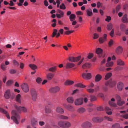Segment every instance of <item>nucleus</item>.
Listing matches in <instances>:
<instances>
[{
	"instance_id": "f257e3e1",
	"label": "nucleus",
	"mask_w": 128,
	"mask_h": 128,
	"mask_svg": "<svg viewBox=\"0 0 128 128\" xmlns=\"http://www.w3.org/2000/svg\"><path fill=\"white\" fill-rule=\"evenodd\" d=\"M12 115L11 118L12 120H13L14 122L16 124H18V121L20 119L19 115L16 111L14 110L12 111Z\"/></svg>"
},
{
	"instance_id": "f03ea898",
	"label": "nucleus",
	"mask_w": 128,
	"mask_h": 128,
	"mask_svg": "<svg viewBox=\"0 0 128 128\" xmlns=\"http://www.w3.org/2000/svg\"><path fill=\"white\" fill-rule=\"evenodd\" d=\"M116 99L117 100V104L118 106H122L125 103V102L122 100L120 96L117 95L116 96Z\"/></svg>"
},
{
	"instance_id": "7ed1b4c3",
	"label": "nucleus",
	"mask_w": 128,
	"mask_h": 128,
	"mask_svg": "<svg viewBox=\"0 0 128 128\" xmlns=\"http://www.w3.org/2000/svg\"><path fill=\"white\" fill-rule=\"evenodd\" d=\"M116 84L115 81L110 80L106 83L105 85L106 86H109L110 87L112 88L116 86Z\"/></svg>"
},
{
	"instance_id": "20e7f679",
	"label": "nucleus",
	"mask_w": 128,
	"mask_h": 128,
	"mask_svg": "<svg viewBox=\"0 0 128 128\" xmlns=\"http://www.w3.org/2000/svg\"><path fill=\"white\" fill-rule=\"evenodd\" d=\"M31 93L32 100L34 101H36L37 98V94L36 90L33 89H32Z\"/></svg>"
},
{
	"instance_id": "39448f33",
	"label": "nucleus",
	"mask_w": 128,
	"mask_h": 128,
	"mask_svg": "<svg viewBox=\"0 0 128 128\" xmlns=\"http://www.w3.org/2000/svg\"><path fill=\"white\" fill-rule=\"evenodd\" d=\"M81 56H80L74 58L73 57H70L69 58L70 61L72 62H76L79 61L81 59Z\"/></svg>"
},
{
	"instance_id": "423d86ee",
	"label": "nucleus",
	"mask_w": 128,
	"mask_h": 128,
	"mask_svg": "<svg viewBox=\"0 0 128 128\" xmlns=\"http://www.w3.org/2000/svg\"><path fill=\"white\" fill-rule=\"evenodd\" d=\"M83 98H79L76 99L74 102V104L76 106L81 105L83 104Z\"/></svg>"
},
{
	"instance_id": "0eeeda50",
	"label": "nucleus",
	"mask_w": 128,
	"mask_h": 128,
	"mask_svg": "<svg viewBox=\"0 0 128 128\" xmlns=\"http://www.w3.org/2000/svg\"><path fill=\"white\" fill-rule=\"evenodd\" d=\"M15 108L19 112H20L22 111L24 112H27V110L24 107H18L17 106L15 105Z\"/></svg>"
},
{
	"instance_id": "6e6552de",
	"label": "nucleus",
	"mask_w": 128,
	"mask_h": 128,
	"mask_svg": "<svg viewBox=\"0 0 128 128\" xmlns=\"http://www.w3.org/2000/svg\"><path fill=\"white\" fill-rule=\"evenodd\" d=\"M21 87L22 90L24 92L27 93L28 92L29 88L28 85L27 84L24 83L21 85Z\"/></svg>"
},
{
	"instance_id": "1a4fd4ad",
	"label": "nucleus",
	"mask_w": 128,
	"mask_h": 128,
	"mask_svg": "<svg viewBox=\"0 0 128 128\" xmlns=\"http://www.w3.org/2000/svg\"><path fill=\"white\" fill-rule=\"evenodd\" d=\"M60 90V88L58 86L51 88L50 89V92L55 93L58 92Z\"/></svg>"
},
{
	"instance_id": "9d476101",
	"label": "nucleus",
	"mask_w": 128,
	"mask_h": 128,
	"mask_svg": "<svg viewBox=\"0 0 128 128\" xmlns=\"http://www.w3.org/2000/svg\"><path fill=\"white\" fill-rule=\"evenodd\" d=\"M104 119L102 118L96 117H94L92 119V121L94 122H100L102 121Z\"/></svg>"
},
{
	"instance_id": "9b49d317",
	"label": "nucleus",
	"mask_w": 128,
	"mask_h": 128,
	"mask_svg": "<svg viewBox=\"0 0 128 128\" xmlns=\"http://www.w3.org/2000/svg\"><path fill=\"white\" fill-rule=\"evenodd\" d=\"M83 78L86 80L90 79L91 78V74L90 73H84L82 75Z\"/></svg>"
},
{
	"instance_id": "f8f14e48",
	"label": "nucleus",
	"mask_w": 128,
	"mask_h": 128,
	"mask_svg": "<svg viewBox=\"0 0 128 128\" xmlns=\"http://www.w3.org/2000/svg\"><path fill=\"white\" fill-rule=\"evenodd\" d=\"M10 90H8L6 91L4 94V97L7 99H9L11 96Z\"/></svg>"
},
{
	"instance_id": "ddd939ff",
	"label": "nucleus",
	"mask_w": 128,
	"mask_h": 128,
	"mask_svg": "<svg viewBox=\"0 0 128 128\" xmlns=\"http://www.w3.org/2000/svg\"><path fill=\"white\" fill-rule=\"evenodd\" d=\"M107 37V34H104L103 38H99V41L100 44H102L106 41Z\"/></svg>"
},
{
	"instance_id": "4468645a",
	"label": "nucleus",
	"mask_w": 128,
	"mask_h": 128,
	"mask_svg": "<svg viewBox=\"0 0 128 128\" xmlns=\"http://www.w3.org/2000/svg\"><path fill=\"white\" fill-rule=\"evenodd\" d=\"M124 87V84L122 82H119L118 83L117 88L119 91H122Z\"/></svg>"
},
{
	"instance_id": "2eb2a0df",
	"label": "nucleus",
	"mask_w": 128,
	"mask_h": 128,
	"mask_svg": "<svg viewBox=\"0 0 128 128\" xmlns=\"http://www.w3.org/2000/svg\"><path fill=\"white\" fill-rule=\"evenodd\" d=\"M65 108L67 109L71 112H74V107L71 105L67 106L65 104L64 105Z\"/></svg>"
},
{
	"instance_id": "dca6fc26",
	"label": "nucleus",
	"mask_w": 128,
	"mask_h": 128,
	"mask_svg": "<svg viewBox=\"0 0 128 128\" xmlns=\"http://www.w3.org/2000/svg\"><path fill=\"white\" fill-rule=\"evenodd\" d=\"M82 126L84 128H89L92 126V124L91 123L88 122H86L83 124L82 125Z\"/></svg>"
},
{
	"instance_id": "f3484780",
	"label": "nucleus",
	"mask_w": 128,
	"mask_h": 128,
	"mask_svg": "<svg viewBox=\"0 0 128 128\" xmlns=\"http://www.w3.org/2000/svg\"><path fill=\"white\" fill-rule=\"evenodd\" d=\"M56 112L60 114H62L64 113V110L63 108H62L58 106L56 108Z\"/></svg>"
},
{
	"instance_id": "a211bd4d",
	"label": "nucleus",
	"mask_w": 128,
	"mask_h": 128,
	"mask_svg": "<svg viewBox=\"0 0 128 128\" xmlns=\"http://www.w3.org/2000/svg\"><path fill=\"white\" fill-rule=\"evenodd\" d=\"M54 75L52 73H49L46 75V77L47 79L49 80H50L52 79L54 77Z\"/></svg>"
},
{
	"instance_id": "6ab92c4d",
	"label": "nucleus",
	"mask_w": 128,
	"mask_h": 128,
	"mask_svg": "<svg viewBox=\"0 0 128 128\" xmlns=\"http://www.w3.org/2000/svg\"><path fill=\"white\" fill-rule=\"evenodd\" d=\"M86 111V109L82 107L78 108L77 110V112L80 114H83Z\"/></svg>"
},
{
	"instance_id": "aec40b11",
	"label": "nucleus",
	"mask_w": 128,
	"mask_h": 128,
	"mask_svg": "<svg viewBox=\"0 0 128 128\" xmlns=\"http://www.w3.org/2000/svg\"><path fill=\"white\" fill-rule=\"evenodd\" d=\"M75 66L74 64L68 62L66 64V68H70L74 67Z\"/></svg>"
},
{
	"instance_id": "412c9836",
	"label": "nucleus",
	"mask_w": 128,
	"mask_h": 128,
	"mask_svg": "<svg viewBox=\"0 0 128 128\" xmlns=\"http://www.w3.org/2000/svg\"><path fill=\"white\" fill-rule=\"evenodd\" d=\"M122 22L124 23L128 22V19L126 14H125L124 16L122 18Z\"/></svg>"
},
{
	"instance_id": "4be33fe9",
	"label": "nucleus",
	"mask_w": 128,
	"mask_h": 128,
	"mask_svg": "<svg viewBox=\"0 0 128 128\" xmlns=\"http://www.w3.org/2000/svg\"><path fill=\"white\" fill-rule=\"evenodd\" d=\"M102 76L99 74H97L96 76L95 81L96 82H99L102 79Z\"/></svg>"
},
{
	"instance_id": "5701e85b",
	"label": "nucleus",
	"mask_w": 128,
	"mask_h": 128,
	"mask_svg": "<svg viewBox=\"0 0 128 128\" xmlns=\"http://www.w3.org/2000/svg\"><path fill=\"white\" fill-rule=\"evenodd\" d=\"M123 48L121 46H118L116 50V52L118 54H119L122 52Z\"/></svg>"
},
{
	"instance_id": "b1692460",
	"label": "nucleus",
	"mask_w": 128,
	"mask_h": 128,
	"mask_svg": "<svg viewBox=\"0 0 128 128\" xmlns=\"http://www.w3.org/2000/svg\"><path fill=\"white\" fill-rule=\"evenodd\" d=\"M117 64L118 65L120 66H123L125 64L124 62L120 59H119L118 60Z\"/></svg>"
},
{
	"instance_id": "393cba45",
	"label": "nucleus",
	"mask_w": 128,
	"mask_h": 128,
	"mask_svg": "<svg viewBox=\"0 0 128 128\" xmlns=\"http://www.w3.org/2000/svg\"><path fill=\"white\" fill-rule=\"evenodd\" d=\"M71 126V123L65 121L64 128H68L70 127Z\"/></svg>"
},
{
	"instance_id": "a878e982",
	"label": "nucleus",
	"mask_w": 128,
	"mask_h": 128,
	"mask_svg": "<svg viewBox=\"0 0 128 128\" xmlns=\"http://www.w3.org/2000/svg\"><path fill=\"white\" fill-rule=\"evenodd\" d=\"M58 117L61 120H68V116L60 114L58 115Z\"/></svg>"
},
{
	"instance_id": "bb28decb",
	"label": "nucleus",
	"mask_w": 128,
	"mask_h": 128,
	"mask_svg": "<svg viewBox=\"0 0 128 128\" xmlns=\"http://www.w3.org/2000/svg\"><path fill=\"white\" fill-rule=\"evenodd\" d=\"M29 66L33 70H35L38 68L37 66L36 65L33 64H30Z\"/></svg>"
},
{
	"instance_id": "cd10ccee",
	"label": "nucleus",
	"mask_w": 128,
	"mask_h": 128,
	"mask_svg": "<svg viewBox=\"0 0 128 128\" xmlns=\"http://www.w3.org/2000/svg\"><path fill=\"white\" fill-rule=\"evenodd\" d=\"M74 82L72 81L68 80L66 81L64 83V85L66 86L71 85L73 84Z\"/></svg>"
},
{
	"instance_id": "c85d7f7f",
	"label": "nucleus",
	"mask_w": 128,
	"mask_h": 128,
	"mask_svg": "<svg viewBox=\"0 0 128 128\" xmlns=\"http://www.w3.org/2000/svg\"><path fill=\"white\" fill-rule=\"evenodd\" d=\"M64 123L65 121H60L58 122V125L60 127L64 128Z\"/></svg>"
},
{
	"instance_id": "c756f323",
	"label": "nucleus",
	"mask_w": 128,
	"mask_h": 128,
	"mask_svg": "<svg viewBox=\"0 0 128 128\" xmlns=\"http://www.w3.org/2000/svg\"><path fill=\"white\" fill-rule=\"evenodd\" d=\"M68 102L70 104H72L74 102V99L72 97H70L67 99Z\"/></svg>"
},
{
	"instance_id": "7c9ffc66",
	"label": "nucleus",
	"mask_w": 128,
	"mask_h": 128,
	"mask_svg": "<svg viewBox=\"0 0 128 128\" xmlns=\"http://www.w3.org/2000/svg\"><path fill=\"white\" fill-rule=\"evenodd\" d=\"M126 26L125 24H121L120 26V28L121 31H124L126 29Z\"/></svg>"
},
{
	"instance_id": "2f4dec72",
	"label": "nucleus",
	"mask_w": 128,
	"mask_h": 128,
	"mask_svg": "<svg viewBox=\"0 0 128 128\" xmlns=\"http://www.w3.org/2000/svg\"><path fill=\"white\" fill-rule=\"evenodd\" d=\"M76 16L74 14H72L70 17V19L71 22L74 20L76 18Z\"/></svg>"
},
{
	"instance_id": "473e14b6",
	"label": "nucleus",
	"mask_w": 128,
	"mask_h": 128,
	"mask_svg": "<svg viewBox=\"0 0 128 128\" xmlns=\"http://www.w3.org/2000/svg\"><path fill=\"white\" fill-rule=\"evenodd\" d=\"M91 66V65L90 64L86 63L83 65L82 68L84 69L86 68H90Z\"/></svg>"
},
{
	"instance_id": "72a5a7b5",
	"label": "nucleus",
	"mask_w": 128,
	"mask_h": 128,
	"mask_svg": "<svg viewBox=\"0 0 128 128\" xmlns=\"http://www.w3.org/2000/svg\"><path fill=\"white\" fill-rule=\"evenodd\" d=\"M112 76V74L111 73H109L106 74V76L105 79L106 80H108Z\"/></svg>"
},
{
	"instance_id": "f704fd0d",
	"label": "nucleus",
	"mask_w": 128,
	"mask_h": 128,
	"mask_svg": "<svg viewBox=\"0 0 128 128\" xmlns=\"http://www.w3.org/2000/svg\"><path fill=\"white\" fill-rule=\"evenodd\" d=\"M20 97L21 96L20 94H18V95L16 98V100L18 103H21V101L20 100Z\"/></svg>"
},
{
	"instance_id": "c9c22d12",
	"label": "nucleus",
	"mask_w": 128,
	"mask_h": 128,
	"mask_svg": "<svg viewBox=\"0 0 128 128\" xmlns=\"http://www.w3.org/2000/svg\"><path fill=\"white\" fill-rule=\"evenodd\" d=\"M113 25L111 23H109L107 26V28L108 30H110L112 28Z\"/></svg>"
},
{
	"instance_id": "e433bc0d",
	"label": "nucleus",
	"mask_w": 128,
	"mask_h": 128,
	"mask_svg": "<svg viewBox=\"0 0 128 128\" xmlns=\"http://www.w3.org/2000/svg\"><path fill=\"white\" fill-rule=\"evenodd\" d=\"M103 52V50L100 48H98L96 50V53L98 54H102Z\"/></svg>"
},
{
	"instance_id": "4c0bfd02",
	"label": "nucleus",
	"mask_w": 128,
	"mask_h": 128,
	"mask_svg": "<svg viewBox=\"0 0 128 128\" xmlns=\"http://www.w3.org/2000/svg\"><path fill=\"white\" fill-rule=\"evenodd\" d=\"M45 111L46 113L47 114L51 113L52 112V110L48 107H46L45 108Z\"/></svg>"
},
{
	"instance_id": "58836bf2",
	"label": "nucleus",
	"mask_w": 128,
	"mask_h": 128,
	"mask_svg": "<svg viewBox=\"0 0 128 128\" xmlns=\"http://www.w3.org/2000/svg\"><path fill=\"white\" fill-rule=\"evenodd\" d=\"M1 68L3 70L5 71L7 68L6 66L4 64H2L0 66Z\"/></svg>"
},
{
	"instance_id": "ea45409f",
	"label": "nucleus",
	"mask_w": 128,
	"mask_h": 128,
	"mask_svg": "<svg viewBox=\"0 0 128 128\" xmlns=\"http://www.w3.org/2000/svg\"><path fill=\"white\" fill-rule=\"evenodd\" d=\"M114 65V63L112 62H109L106 64V66L107 67H111Z\"/></svg>"
},
{
	"instance_id": "a19ab883",
	"label": "nucleus",
	"mask_w": 128,
	"mask_h": 128,
	"mask_svg": "<svg viewBox=\"0 0 128 128\" xmlns=\"http://www.w3.org/2000/svg\"><path fill=\"white\" fill-rule=\"evenodd\" d=\"M109 105L112 106L116 107L117 106V105L116 103H114L112 101H109Z\"/></svg>"
},
{
	"instance_id": "79ce46f5",
	"label": "nucleus",
	"mask_w": 128,
	"mask_h": 128,
	"mask_svg": "<svg viewBox=\"0 0 128 128\" xmlns=\"http://www.w3.org/2000/svg\"><path fill=\"white\" fill-rule=\"evenodd\" d=\"M120 126V125L118 123H116L112 126V128H118Z\"/></svg>"
},
{
	"instance_id": "37998d69",
	"label": "nucleus",
	"mask_w": 128,
	"mask_h": 128,
	"mask_svg": "<svg viewBox=\"0 0 128 128\" xmlns=\"http://www.w3.org/2000/svg\"><path fill=\"white\" fill-rule=\"evenodd\" d=\"M87 13L88 16H91L93 15V13L92 10L91 11L88 10H87Z\"/></svg>"
},
{
	"instance_id": "c03bdc74",
	"label": "nucleus",
	"mask_w": 128,
	"mask_h": 128,
	"mask_svg": "<svg viewBox=\"0 0 128 128\" xmlns=\"http://www.w3.org/2000/svg\"><path fill=\"white\" fill-rule=\"evenodd\" d=\"M0 112L5 114L7 113V112L3 108H0Z\"/></svg>"
},
{
	"instance_id": "a18cd8bd",
	"label": "nucleus",
	"mask_w": 128,
	"mask_h": 128,
	"mask_svg": "<svg viewBox=\"0 0 128 128\" xmlns=\"http://www.w3.org/2000/svg\"><path fill=\"white\" fill-rule=\"evenodd\" d=\"M121 6L120 5H118L116 8V13H118L119 10L120 9Z\"/></svg>"
},
{
	"instance_id": "49530a36",
	"label": "nucleus",
	"mask_w": 128,
	"mask_h": 128,
	"mask_svg": "<svg viewBox=\"0 0 128 128\" xmlns=\"http://www.w3.org/2000/svg\"><path fill=\"white\" fill-rule=\"evenodd\" d=\"M90 97L92 102L95 101L96 100V97L94 96H91Z\"/></svg>"
},
{
	"instance_id": "de8ad7c7",
	"label": "nucleus",
	"mask_w": 128,
	"mask_h": 128,
	"mask_svg": "<svg viewBox=\"0 0 128 128\" xmlns=\"http://www.w3.org/2000/svg\"><path fill=\"white\" fill-rule=\"evenodd\" d=\"M60 8L62 10H65L66 8L64 4L63 3L60 6Z\"/></svg>"
},
{
	"instance_id": "09e8293b",
	"label": "nucleus",
	"mask_w": 128,
	"mask_h": 128,
	"mask_svg": "<svg viewBox=\"0 0 128 128\" xmlns=\"http://www.w3.org/2000/svg\"><path fill=\"white\" fill-rule=\"evenodd\" d=\"M76 86L80 87V88H84L85 87V86H84L83 84H78L76 85Z\"/></svg>"
},
{
	"instance_id": "8fccbe9b",
	"label": "nucleus",
	"mask_w": 128,
	"mask_h": 128,
	"mask_svg": "<svg viewBox=\"0 0 128 128\" xmlns=\"http://www.w3.org/2000/svg\"><path fill=\"white\" fill-rule=\"evenodd\" d=\"M10 73L11 74H14L16 73V70L13 69L10 70H9Z\"/></svg>"
},
{
	"instance_id": "3c124183",
	"label": "nucleus",
	"mask_w": 128,
	"mask_h": 128,
	"mask_svg": "<svg viewBox=\"0 0 128 128\" xmlns=\"http://www.w3.org/2000/svg\"><path fill=\"white\" fill-rule=\"evenodd\" d=\"M97 110L99 111H103L104 110V108L102 106H100L98 107L97 108Z\"/></svg>"
},
{
	"instance_id": "603ef678",
	"label": "nucleus",
	"mask_w": 128,
	"mask_h": 128,
	"mask_svg": "<svg viewBox=\"0 0 128 128\" xmlns=\"http://www.w3.org/2000/svg\"><path fill=\"white\" fill-rule=\"evenodd\" d=\"M88 92L91 93H93L94 92V90L92 88H90L87 90Z\"/></svg>"
},
{
	"instance_id": "864d4df0",
	"label": "nucleus",
	"mask_w": 128,
	"mask_h": 128,
	"mask_svg": "<svg viewBox=\"0 0 128 128\" xmlns=\"http://www.w3.org/2000/svg\"><path fill=\"white\" fill-rule=\"evenodd\" d=\"M104 118L106 120H108V121L112 122L113 121V119L112 118L108 117V116H104Z\"/></svg>"
},
{
	"instance_id": "5fc2aeb1",
	"label": "nucleus",
	"mask_w": 128,
	"mask_h": 128,
	"mask_svg": "<svg viewBox=\"0 0 128 128\" xmlns=\"http://www.w3.org/2000/svg\"><path fill=\"white\" fill-rule=\"evenodd\" d=\"M13 64H14L17 66H18L20 65V64L16 60H14L13 61Z\"/></svg>"
},
{
	"instance_id": "6e6d98bb",
	"label": "nucleus",
	"mask_w": 128,
	"mask_h": 128,
	"mask_svg": "<svg viewBox=\"0 0 128 128\" xmlns=\"http://www.w3.org/2000/svg\"><path fill=\"white\" fill-rule=\"evenodd\" d=\"M24 2V0H20L19 3L18 4V5L19 6H22L23 5V4Z\"/></svg>"
},
{
	"instance_id": "4d7b16f0",
	"label": "nucleus",
	"mask_w": 128,
	"mask_h": 128,
	"mask_svg": "<svg viewBox=\"0 0 128 128\" xmlns=\"http://www.w3.org/2000/svg\"><path fill=\"white\" fill-rule=\"evenodd\" d=\"M57 32V30L56 29H54V32L53 33L52 36V38L54 37L56 35Z\"/></svg>"
},
{
	"instance_id": "13d9d810",
	"label": "nucleus",
	"mask_w": 128,
	"mask_h": 128,
	"mask_svg": "<svg viewBox=\"0 0 128 128\" xmlns=\"http://www.w3.org/2000/svg\"><path fill=\"white\" fill-rule=\"evenodd\" d=\"M12 83V81L11 80H9L7 82H6V85L7 86H10Z\"/></svg>"
},
{
	"instance_id": "bf43d9fd",
	"label": "nucleus",
	"mask_w": 128,
	"mask_h": 128,
	"mask_svg": "<svg viewBox=\"0 0 128 128\" xmlns=\"http://www.w3.org/2000/svg\"><path fill=\"white\" fill-rule=\"evenodd\" d=\"M106 19L105 20L108 22H109L111 20V18L110 16H106Z\"/></svg>"
},
{
	"instance_id": "052dcab7",
	"label": "nucleus",
	"mask_w": 128,
	"mask_h": 128,
	"mask_svg": "<svg viewBox=\"0 0 128 128\" xmlns=\"http://www.w3.org/2000/svg\"><path fill=\"white\" fill-rule=\"evenodd\" d=\"M42 81V79L40 78H38L36 80V82H37L38 84H40Z\"/></svg>"
},
{
	"instance_id": "680f3d73",
	"label": "nucleus",
	"mask_w": 128,
	"mask_h": 128,
	"mask_svg": "<svg viewBox=\"0 0 128 128\" xmlns=\"http://www.w3.org/2000/svg\"><path fill=\"white\" fill-rule=\"evenodd\" d=\"M74 32V30H70L66 31L65 34L67 35H69Z\"/></svg>"
},
{
	"instance_id": "e2e57ef3",
	"label": "nucleus",
	"mask_w": 128,
	"mask_h": 128,
	"mask_svg": "<svg viewBox=\"0 0 128 128\" xmlns=\"http://www.w3.org/2000/svg\"><path fill=\"white\" fill-rule=\"evenodd\" d=\"M56 70V67H52L50 68L49 70L50 71L52 72H54Z\"/></svg>"
},
{
	"instance_id": "0e129e2a",
	"label": "nucleus",
	"mask_w": 128,
	"mask_h": 128,
	"mask_svg": "<svg viewBox=\"0 0 128 128\" xmlns=\"http://www.w3.org/2000/svg\"><path fill=\"white\" fill-rule=\"evenodd\" d=\"M37 124V122L36 121H32V124L33 127H34Z\"/></svg>"
},
{
	"instance_id": "69168bd1",
	"label": "nucleus",
	"mask_w": 128,
	"mask_h": 128,
	"mask_svg": "<svg viewBox=\"0 0 128 128\" xmlns=\"http://www.w3.org/2000/svg\"><path fill=\"white\" fill-rule=\"evenodd\" d=\"M58 12L62 16V17H63L64 16V12L61 11L60 10H58Z\"/></svg>"
},
{
	"instance_id": "338daca9",
	"label": "nucleus",
	"mask_w": 128,
	"mask_h": 128,
	"mask_svg": "<svg viewBox=\"0 0 128 128\" xmlns=\"http://www.w3.org/2000/svg\"><path fill=\"white\" fill-rule=\"evenodd\" d=\"M114 29H113L110 33V35L112 37H113L114 36Z\"/></svg>"
},
{
	"instance_id": "774afa93",
	"label": "nucleus",
	"mask_w": 128,
	"mask_h": 128,
	"mask_svg": "<svg viewBox=\"0 0 128 128\" xmlns=\"http://www.w3.org/2000/svg\"><path fill=\"white\" fill-rule=\"evenodd\" d=\"M122 117L124 118L127 119L128 118V114H127L125 115H123L122 116Z\"/></svg>"
}]
</instances>
